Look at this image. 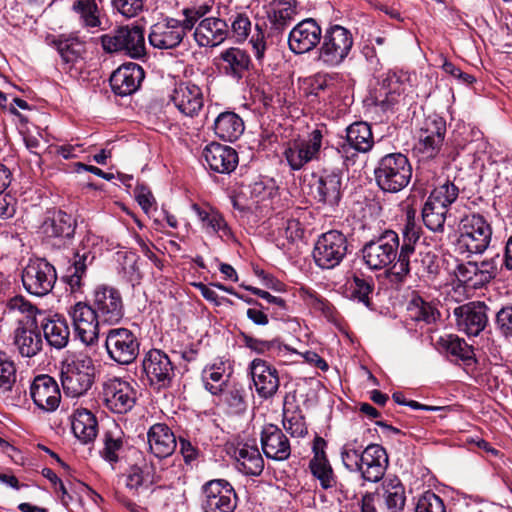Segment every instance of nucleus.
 I'll use <instances>...</instances> for the list:
<instances>
[{"label": "nucleus", "instance_id": "nucleus-28", "mask_svg": "<svg viewBox=\"0 0 512 512\" xmlns=\"http://www.w3.org/2000/svg\"><path fill=\"white\" fill-rule=\"evenodd\" d=\"M262 450L265 456L276 461H284L291 454L289 439L276 425H266L261 433Z\"/></svg>", "mask_w": 512, "mask_h": 512}, {"label": "nucleus", "instance_id": "nucleus-47", "mask_svg": "<svg viewBox=\"0 0 512 512\" xmlns=\"http://www.w3.org/2000/svg\"><path fill=\"white\" fill-rule=\"evenodd\" d=\"M228 380L229 374H226L221 366L206 367L202 372L204 387L213 395H219L223 392V389L229 385Z\"/></svg>", "mask_w": 512, "mask_h": 512}, {"label": "nucleus", "instance_id": "nucleus-58", "mask_svg": "<svg viewBox=\"0 0 512 512\" xmlns=\"http://www.w3.org/2000/svg\"><path fill=\"white\" fill-rule=\"evenodd\" d=\"M123 445L124 441L120 435L114 436L111 432L106 433L101 456L111 464L117 463L119 454L123 450Z\"/></svg>", "mask_w": 512, "mask_h": 512}, {"label": "nucleus", "instance_id": "nucleus-51", "mask_svg": "<svg viewBox=\"0 0 512 512\" xmlns=\"http://www.w3.org/2000/svg\"><path fill=\"white\" fill-rule=\"evenodd\" d=\"M373 289L372 279H366L357 275L353 276L347 288L350 299L362 303L366 307H369L371 304L370 294L373 292Z\"/></svg>", "mask_w": 512, "mask_h": 512}, {"label": "nucleus", "instance_id": "nucleus-60", "mask_svg": "<svg viewBox=\"0 0 512 512\" xmlns=\"http://www.w3.org/2000/svg\"><path fill=\"white\" fill-rule=\"evenodd\" d=\"M457 278L472 288L482 287L481 281L478 278L477 262H466L457 266Z\"/></svg>", "mask_w": 512, "mask_h": 512}, {"label": "nucleus", "instance_id": "nucleus-57", "mask_svg": "<svg viewBox=\"0 0 512 512\" xmlns=\"http://www.w3.org/2000/svg\"><path fill=\"white\" fill-rule=\"evenodd\" d=\"M283 426L292 437H304L308 432L300 411L284 410Z\"/></svg>", "mask_w": 512, "mask_h": 512}, {"label": "nucleus", "instance_id": "nucleus-9", "mask_svg": "<svg viewBox=\"0 0 512 512\" xmlns=\"http://www.w3.org/2000/svg\"><path fill=\"white\" fill-rule=\"evenodd\" d=\"M346 236L337 230L323 233L317 240L313 250L315 263L323 269L338 266L347 254Z\"/></svg>", "mask_w": 512, "mask_h": 512}, {"label": "nucleus", "instance_id": "nucleus-23", "mask_svg": "<svg viewBox=\"0 0 512 512\" xmlns=\"http://www.w3.org/2000/svg\"><path fill=\"white\" fill-rule=\"evenodd\" d=\"M314 197L321 203L335 206L341 199L342 176L339 170L324 169L314 175Z\"/></svg>", "mask_w": 512, "mask_h": 512}, {"label": "nucleus", "instance_id": "nucleus-25", "mask_svg": "<svg viewBox=\"0 0 512 512\" xmlns=\"http://www.w3.org/2000/svg\"><path fill=\"white\" fill-rule=\"evenodd\" d=\"M388 462L386 450L378 444H370L365 447L363 460L356 472H360L365 481L375 483L383 478Z\"/></svg>", "mask_w": 512, "mask_h": 512}, {"label": "nucleus", "instance_id": "nucleus-7", "mask_svg": "<svg viewBox=\"0 0 512 512\" xmlns=\"http://www.w3.org/2000/svg\"><path fill=\"white\" fill-rule=\"evenodd\" d=\"M22 283L25 290L34 296L49 294L57 280L56 269L46 259H30L22 271Z\"/></svg>", "mask_w": 512, "mask_h": 512}, {"label": "nucleus", "instance_id": "nucleus-36", "mask_svg": "<svg viewBox=\"0 0 512 512\" xmlns=\"http://www.w3.org/2000/svg\"><path fill=\"white\" fill-rule=\"evenodd\" d=\"M219 59L223 72L235 80L242 79L251 64L249 54L238 47H230L223 50L219 54Z\"/></svg>", "mask_w": 512, "mask_h": 512}, {"label": "nucleus", "instance_id": "nucleus-45", "mask_svg": "<svg viewBox=\"0 0 512 512\" xmlns=\"http://www.w3.org/2000/svg\"><path fill=\"white\" fill-rule=\"evenodd\" d=\"M93 257L90 253L84 252L80 254L77 252L74 256L72 264L67 268L64 280L70 287L72 293L81 292L83 287V277L86 274V269L89 263H91Z\"/></svg>", "mask_w": 512, "mask_h": 512}, {"label": "nucleus", "instance_id": "nucleus-53", "mask_svg": "<svg viewBox=\"0 0 512 512\" xmlns=\"http://www.w3.org/2000/svg\"><path fill=\"white\" fill-rule=\"evenodd\" d=\"M364 447L356 439L346 442L341 448V460L344 466L356 472L359 469L360 461L363 460Z\"/></svg>", "mask_w": 512, "mask_h": 512}, {"label": "nucleus", "instance_id": "nucleus-17", "mask_svg": "<svg viewBox=\"0 0 512 512\" xmlns=\"http://www.w3.org/2000/svg\"><path fill=\"white\" fill-rule=\"evenodd\" d=\"M458 330L468 336L479 335L487 325V306L480 301L458 306L453 311Z\"/></svg>", "mask_w": 512, "mask_h": 512}, {"label": "nucleus", "instance_id": "nucleus-11", "mask_svg": "<svg viewBox=\"0 0 512 512\" xmlns=\"http://www.w3.org/2000/svg\"><path fill=\"white\" fill-rule=\"evenodd\" d=\"M139 341L127 328H112L106 334L105 348L110 359L121 365L132 363L139 354Z\"/></svg>", "mask_w": 512, "mask_h": 512}, {"label": "nucleus", "instance_id": "nucleus-48", "mask_svg": "<svg viewBox=\"0 0 512 512\" xmlns=\"http://www.w3.org/2000/svg\"><path fill=\"white\" fill-rule=\"evenodd\" d=\"M73 10L80 15L85 27L104 29L101 27L100 11L95 0H77Z\"/></svg>", "mask_w": 512, "mask_h": 512}, {"label": "nucleus", "instance_id": "nucleus-32", "mask_svg": "<svg viewBox=\"0 0 512 512\" xmlns=\"http://www.w3.org/2000/svg\"><path fill=\"white\" fill-rule=\"evenodd\" d=\"M191 209L196 214L201 228L207 234H216L223 240L233 239V233L222 214L209 205L192 204Z\"/></svg>", "mask_w": 512, "mask_h": 512}, {"label": "nucleus", "instance_id": "nucleus-40", "mask_svg": "<svg viewBox=\"0 0 512 512\" xmlns=\"http://www.w3.org/2000/svg\"><path fill=\"white\" fill-rule=\"evenodd\" d=\"M379 496L388 512L403 510L406 501L405 488L397 477L386 478L383 481Z\"/></svg>", "mask_w": 512, "mask_h": 512}, {"label": "nucleus", "instance_id": "nucleus-49", "mask_svg": "<svg viewBox=\"0 0 512 512\" xmlns=\"http://www.w3.org/2000/svg\"><path fill=\"white\" fill-rule=\"evenodd\" d=\"M458 195V187L454 183L447 180L432 190L429 197L427 198V201L448 211V208L452 203L456 201Z\"/></svg>", "mask_w": 512, "mask_h": 512}, {"label": "nucleus", "instance_id": "nucleus-3", "mask_svg": "<svg viewBox=\"0 0 512 512\" xmlns=\"http://www.w3.org/2000/svg\"><path fill=\"white\" fill-rule=\"evenodd\" d=\"M374 175L381 190L397 193L409 184L412 177V166L404 154L390 153L378 161Z\"/></svg>", "mask_w": 512, "mask_h": 512}, {"label": "nucleus", "instance_id": "nucleus-16", "mask_svg": "<svg viewBox=\"0 0 512 512\" xmlns=\"http://www.w3.org/2000/svg\"><path fill=\"white\" fill-rule=\"evenodd\" d=\"M103 398L109 410L122 414L134 407L136 391L129 382L113 378L104 383Z\"/></svg>", "mask_w": 512, "mask_h": 512}, {"label": "nucleus", "instance_id": "nucleus-22", "mask_svg": "<svg viewBox=\"0 0 512 512\" xmlns=\"http://www.w3.org/2000/svg\"><path fill=\"white\" fill-rule=\"evenodd\" d=\"M30 395L35 405L46 412L55 411L61 401L56 380L46 374L35 377L30 387Z\"/></svg>", "mask_w": 512, "mask_h": 512}, {"label": "nucleus", "instance_id": "nucleus-8", "mask_svg": "<svg viewBox=\"0 0 512 512\" xmlns=\"http://www.w3.org/2000/svg\"><path fill=\"white\" fill-rule=\"evenodd\" d=\"M446 122L437 115L427 117L420 127L414 153L422 160L435 158L444 142Z\"/></svg>", "mask_w": 512, "mask_h": 512}, {"label": "nucleus", "instance_id": "nucleus-12", "mask_svg": "<svg viewBox=\"0 0 512 512\" xmlns=\"http://www.w3.org/2000/svg\"><path fill=\"white\" fill-rule=\"evenodd\" d=\"M322 140V130L314 129L307 138L290 142L284 152L290 168L300 170L310 161L317 160L322 147Z\"/></svg>", "mask_w": 512, "mask_h": 512}, {"label": "nucleus", "instance_id": "nucleus-46", "mask_svg": "<svg viewBox=\"0 0 512 512\" xmlns=\"http://www.w3.org/2000/svg\"><path fill=\"white\" fill-rule=\"evenodd\" d=\"M408 316L415 322L435 323L440 318L437 307L420 296L411 299L407 307Z\"/></svg>", "mask_w": 512, "mask_h": 512}, {"label": "nucleus", "instance_id": "nucleus-61", "mask_svg": "<svg viewBox=\"0 0 512 512\" xmlns=\"http://www.w3.org/2000/svg\"><path fill=\"white\" fill-rule=\"evenodd\" d=\"M341 80V75L337 72L317 73L311 79V88L314 94L320 91L333 90Z\"/></svg>", "mask_w": 512, "mask_h": 512}, {"label": "nucleus", "instance_id": "nucleus-19", "mask_svg": "<svg viewBox=\"0 0 512 512\" xmlns=\"http://www.w3.org/2000/svg\"><path fill=\"white\" fill-rule=\"evenodd\" d=\"M255 390L261 398H271L278 391L280 380L277 369L267 361L256 358L249 364Z\"/></svg>", "mask_w": 512, "mask_h": 512}, {"label": "nucleus", "instance_id": "nucleus-34", "mask_svg": "<svg viewBox=\"0 0 512 512\" xmlns=\"http://www.w3.org/2000/svg\"><path fill=\"white\" fill-rule=\"evenodd\" d=\"M234 457L238 471L247 476H258L264 469V460L255 444L239 443Z\"/></svg>", "mask_w": 512, "mask_h": 512}, {"label": "nucleus", "instance_id": "nucleus-4", "mask_svg": "<svg viewBox=\"0 0 512 512\" xmlns=\"http://www.w3.org/2000/svg\"><path fill=\"white\" fill-rule=\"evenodd\" d=\"M491 237L490 223L480 214H470L460 222L456 246L462 254H482L489 247Z\"/></svg>", "mask_w": 512, "mask_h": 512}, {"label": "nucleus", "instance_id": "nucleus-44", "mask_svg": "<svg viewBox=\"0 0 512 512\" xmlns=\"http://www.w3.org/2000/svg\"><path fill=\"white\" fill-rule=\"evenodd\" d=\"M439 350L455 358L469 363L474 358V350L463 339L456 335L447 334L441 336L437 341Z\"/></svg>", "mask_w": 512, "mask_h": 512}, {"label": "nucleus", "instance_id": "nucleus-59", "mask_svg": "<svg viewBox=\"0 0 512 512\" xmlns=\"http://www.w3.org/2000/svg\"><path fill=\"white\" fill-rule=\"evenodd\" d=\"M8 308L13 313L21 314L19 319L23 321L35 320L37 308L23 296H15L8 302Z\"/></svg>", "mask_w": 512, "mask_h": 512}, {"label": "nucleus", "instance_id": "nucleus-54", "mask_svg": "<svg viewBox=\"0 0 512 512\" xmlns=\"http://www.w3.org/2000/svg\"><path fill=\"white\" fill-rule=\"evenodd\" d=\"M250 194L257 203H263L278 196V187L273 179L260 178L250 185Z\"/></svg>", "mask_w": 512, "mask_h": 512}, {"label": "nucleus", "instance_id": "nucleus-43", "mask_svg": "<svg viewBox=\"0 0 512 512\" xmlns=\"http://www.w3.org/2000/svg\"><path fill=\"white\" fill-rule=\"evenodd\" d=\"M346 140L358 152L370 151L374 143L370 125L362 121L352 123L346 129Z\"/></svg>", "mask_w": 512, "mask_h": 512}, {"label": "nucleus", "instance_id": "nucleus-41", "mask_svg": "<svg viewBox=\"0 0 512 512\" xmlns=\"http://www.w3.org/2000/svg\"><path fill=\"white\" fill-rule=\"evenodd\" d=\"M41 326L45 339L50 346L62 349L68 344L70 330L67 321L63 317L54 315L47 318Z\"/></svg>", "mask_w": 512, "mask_h": 512}, {"label": "nucleus", "instance_id": "nucleus-52", "mask_svg": "<svg viewBox=\"0 0 512 512\" xmlns=\"http://www.w3.org/2000/svg\"><path fill=\"white\" fill-rule=\"evenodd\" d=\"M219 395L231 413L238 414L245 410V390L241 385L229 384Z\"/></svg>", "mask_w": 512, "mask_h": 512}, {"label": "nucleus", "instance_id": "nucleus-26", "mask_svg": "<svg viewBox=\"0 0 512 512\" xmlns=\"http://www.w3.org/2000/svg\"><path fill=\"white\" fill-rule=\"evenodd\" d=\"M13 343L23 357H33L42 349V338L36 320L23 321L17 319V327L13 333Z\"/></svg>", "mask_w": 512, "mask_h": 512}, {"label": "nucleus", "instance_id": "nucleus-27", "mask_svg": "<svg viewBox=\"0 0 512 512\" xmlns=\"http://www.w3.org/2000/svg\"><path fill=\"white\" fill-rule=\"evenodd\" d=\"M229 36L226 21L217 17H206L199 21L194 31V39L200 47H215Z\"/></svg>", "mask_w": 512, "mask_h": 512}, {"label": "nucleus", "instance_id": "nucleus-14", "mask_svg": "<svg viewBox=\"0 0 512 512\" xmlns=\"http://www.w3.org/2000/svg\"><path fill=\"white\" fill-rule=\"evenodd\" d=\"M78 338L87 346L94 345L99 338L100 318L92 306L77 302L68 311Z\"/></svg>", "mask_w": 512, "mask_h": 512}, {"label": "nucleus", "instance_id": "nucleus-33", "mask_svg": "<svg viewBox=\"0 0 512 512\" xmlns=\"http://www.w3.org/2000/svg\"><path fill=\"white\" fill-rule=\"evenodd\" d=\"M326 442L321 437H316L313 443L314 456L309 462V469L323 489L332 488L336 481L332 467L325 455Z\"/></svg>", "mask_w": 512, "mask_h": 512}, {"label": "nucleus", "instance_id": "nucleus-37", "mask_svg": "<svg viewBox=\"0 0 512 512\" xmlns=\"http://www.w3.org/2000/svg\"><path fill=\"white\" fill-rule=\"evenodd\" d=\"M264 8L271 28L276 31L284 30L297 13L295 0H272Z\"/></svg>", "mask_w": 512, "mask_h": 512}, {"label": "nucleus", "instance_id": "nucleus-55", "mask_svg": "<svg viewBox=\"0 0 512 512\" xmlns=\"http://www.w3.org/2000/svg\"><path fill=\"white\" fill-rule=\"evenodd\" d=\"M16 366L6 353L0 351V394L12 391L16 383Z\"/></svg>", "mask_w": 512, "mask_h": 512}, {"label": "nucleus", "instance_id": "nucleus-38", "mask_svg": "<svg viewBox=\"0 0 512 512\" xmlns=\"http://www.w3.org/2000/svg\"><path fill=\"white\" fill-rule=\"evenodd\" d=\"M71 426L75 437L84 444L94 441L98 433L96 417L86 408H77L73 412Z\"/></svg>", "mask_w": 512, "mask_h": 512}, {"label": "nucleus", "instance_id": "nucleus-56", "mask_svg": "<svg viewBox=\"0 0 512 512\" xmlns=\"http://www.w3.org/2000/svg\"><path fill=\"white\" fill-rule=\"evenodd\" d=\"M229 34L237 43H243L247 40L252 30V22L245 13H237L230 18Z\"/></svg>", "mask_w": 512, "mask_h": 512}, {"label": "nucleus", "instance_id": "nucleus-50", "mask_svg": "<svg viewBox=\"0 0 512 512\" xmlns=\"http://www.w3.org/2000/svg\"><path fill=\"white\" fill-rule=\"evenodd\" d=\"M447 210L427 201L422 208V219L424 225L433 232H443Z\"/></svg>", "mask_w": 512, "mask_h": 512}, {"label": "nucleus", "instance_id": "nucleus-21", "mask_svg": "<svg viewBox=\"0 0 512 512\" xmlns=\"http://www.w3.org/2000/svg\"><path fill=\"white\" fill-rule=\"evenodd\" d=\"M186 30L183 22L170 18L151 27L149 42L157 49H172L182 42Z\"/></svg>", "mask_w": 512, "mask_h": 512}, {"label": "nucleus", "instance_id": "nucleus-30", "mask_svg": "<svg viewBox=\"0 0 512 512\" xmlns=\"http://www.w3.org/2000/svg\"><path fill=\"white\" fill-rule=\"evenodd\" d=\"M124 477L126 488L134 494H138L141 488L148 489L163 479V476L157 470L156 464L146 460L141 464L130 466Z\"/></svg>", "mask_w": 512, "mask_h": 512}, {"label": "nucleus", "instance_id": "nucleus-10", "mask_svg": "<svg viewBox=\"0 0 512 512\" xmlns=\"http://www.w3.org/2000/svg\"><path fill=\"white\" fill-rule=\"evenodd\" d=\"M204 512H234L237 496L232 485L224 479H214L202 486Z\"/></svg>", "mask_w": 512, "mask_h": 512}, {"label": "nucleus", "instance_id": "nucleus-13", "mask_svg": "<svg viewBox=\"0 0 512 512\" xmlns=\"http://www.w3.org/2000/svg\"><path fill=\"white\" fill-rule=\"evenodd\" d=\"M93 309L101 322L117 324L124 316V304L118 289L109 285H98L93 293Z\"/></svg>", "mask_w": 512, "mask_h": 512}, {"label": "nucleus", "instance_id": "nucleus-2", "mask_svg": "<svg viewBox=\"0 0 512 512\" xmlns=\"http://www.w3.org/2000/svg\"><path fill=\"white\" fill-rule=\"evenodd\" d=\"M354 45L352 32L346 27L328 26L321 37L316 61L325 68H336L349 57Z\"/></svg>", "mask_w": 512, "mask_h": 512}, {"label": "nucleus", "instance_id": "nucleus-62", "mask_svg": "<svg viewBox=\"0 0 512 512\" xmlns=\"http://www.w3.org/2000/svg\"><path fill=\"white\" fill-rule=\"evenodd\" d=\"M495 328L503 337L512 338V305L504 306L496 313Z\"/></svg>", "mask_w": 512, "mask_h": 512}, {"label": "nucleus", "instance_id": "nucleus-24", "mask_svg": "<svg viewBox=\"0 0 512 512\" xmlns=\"http://www.w3.org/2000/svg\"><path fill=\"white\" fill-rule=\"evenodd\" d=\"M145 77L144 70L136 63H125L110 76V86L119 96L131 95L138 90Z\"/></svg>", "mask_w": 512, "mask_h": 512}, {"label": "nucleus", "instance_id": "nucleus-6", "mask_svg": "<svg viewBox=\"0 0 512 512\" xmlns=\"http://www.w3.org/2000/svg\"><path fill=\"white\" fill-rule=\"evenodd\" d=\"M100 39L103 49L108 53H124L135 59L146 54L144 29L139 26H122L102 35Z\"/></svg>", "mask_w": 512, "mask_h": 512}, {"label": "nucleus", "instance_id": "nucleus-15", "mask_svg": "<svg viewBox=\"0 0 512 512\" xmlns=\"http://www.w3.org/2000/svg\"><path fill=\"white\" fill-rule=\"evenodd\" d=\"M169 98L181 114L191 118L197 116L204 106L202 88L191 81L176 82Z\"/></svg>", "mask_w": 512, "mask_h": 512}, {"label": "nucleus", "instance_id": "nucleus-20", "mask_svg": "<svg viewBox=\"0 0 512 512\" xmlns=\"http://www.w3.org/2000/svg\"><path fill=\"white\" fill-rule=\"evenodd\" d=\"M322 29L314 19L299 22L289 33L288 45L295 54L307 53L320 44Z\"/></svg>", "mask_w": 512, "mask_h": 512}, {"label": "nucleus", "instance_id": "nucleus-29", "mask_svg": "<svg viewBox=\"0 0 512 512\" xmlns=\"http://www.w3.org/2000/svg\"><path fill=\"white\" fill-rule=\"evenodd\" d=\"M149 452L158 459L170 457L177 446L176 436L164 423H155L147 431Z\"/></svg>", "mask_w": 512, "mask_h": 512}, {"label": "nucleus", "instance_id": "nucleus-5", "mask_svg": "<svg viewBox=\"0 0 512 512\" xmlns=\"http://www.w3.org/2000/svg\"><path fill=\"white\" fill-rule=\"evenodd\" d=\"M95 368L92 360L80 356L62 363L60 380L64 393L67 396L79 397L87 393L92 387L95 377Z\"/></svg>", "mask_w": 512, "mask_h": 512}, {"label": "nucleus", "instance_id": "nucleus-64", "mask_svg": "<svg viewBox=\"0 0 512 512\" xmlns=\"http://www.w3.org/2000/svg\"><path fill=\"white\" fill-rule=\"evenodd\" d=\"M415 512H446L442 499L433 492H426L419 498Z\"/></svg>", "mask_w": 512, "mask_h": 512}, {"label": "nucleus", "instance_id": "nucleus-31", "mask_svg": "<svg viewBox=\"0 0 512 512\" xmlns=\"http://www.w3.org/2000/svg\"><path fill=\"white\" fill-rule=\"evenodd\" d=\"M203 157L209 168L217 173L229 174L238 165L236 150L219 143L207 145L203 151Z\"/></svg>", "mask_w": 512, "mask_h": 512}, {"label": "nucleus", "instance_id": "nucleus-39", "mask_svg": "<svg viewBox=\"0 0 512 512\" xmlns=\"http://www.w3.org/2000/svg\"><path fill=\"white\" fill-rule=\"evenodd\" d=\"M213 129L220 139L233 142L243 134L245 126L238 114L232 111H225L215 118Z\"/></svg>", "mask_w": 512, "mask_h": 512}, {"label": "nucleus", "instance_id": "nucleus-35", "mask_svg": "<svg viewBox=\"0 0 512 512\" xmlns=\"http://www.w3.org/2000/svg\"><path fill=\"white\" fill-rule=\"evenodd\" d=\"M75 227L76 224L71 215L62 210H51L46 213L41 231L47 237L71 238Z\"/></svg>", "mask_w": 512, "mask_h": 512}, {"label": "nucleus", "instance_id": "nucleus-18", "mask_svg": "<svg viewBox=\"0 0 512 512\" xmlns=\"http://www.w3.org/2000/svg\"><path fill=\"white\" fill-rule=\"evenodd\" d=\"M143 370L151 386L166 388L171 384L174 370L169 357L162 351L150 350L143 360Z\"/></svg>", "mask_w": 512, "mask_h": 512}, {"label": "nucleus", "instance_id": "nucleus-42", "mask_svg": "<svg viewBox=\"0 0 512 512\" xmlns=\"http://www.w3.org/2000/svg\"><path fill=\"white\" fill-rule=\"evenodd\" d=\"M241 338L245 347L258 354L268 353L274 357L286 358L296 353V350L289 348L276 339L269 341L262 340L245 333L241 334Z\"/></svg>", "mask_w": 512, "mask_h": 512}, {"label": "nucleus", "instance_id": "nucleus-63", "mask_svg": "<svg viewBox=\"0 0 512 512\" xmlns=\"http://www.w3.org/2000/svg\"><path fill=\"white\" fill-rule=\"evenodd\" d=\"M301 297L314 310L322 312L325 316L332 314V307L327 300L320 297L315 291L308 288H301Z\"/></svg>", "mask_w": 512, "mask_h": 512}, {"label": "nucleus", "instance_id": "nucleus-1", "mask_svg": "<svg viewBox=\"0 0 512 512\" xmlns=\"http://www.w3.org/2000/svg\"><path fill=\"white\" fill-rule=\"evenodd\" d=\"M419 237L415 224L408 222L403 231V244L399 250L398 234L386 230L363 246V261L371 270L386 269L393 264L391 274L402 281L410 272V258L415 252L414 244Z\"/></svg>", "mask_w": 512, "mask_h": 512}]
</instances>
